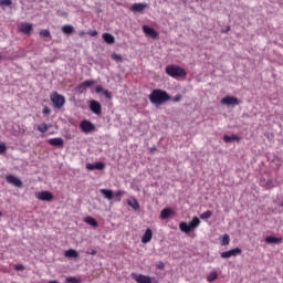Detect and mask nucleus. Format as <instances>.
Returning <instances> with one entry per match:
<instances>
[{
  "label": "nucleus",
  "mask_w": 283,
  "mask_h": 283,
  "mask_svg": "<svg viewBox=\"0 0 283 283\" xmlns=\"http://www.w3.org/2000/svg\"><path fill=\"white\" fill-rule=\"evenodd\" d=\"M216 280H218V272H210L209 275L207 276V282H216Z\"/></svg>",
  "instance_id": "nucleus-26"
},
{
  "label": "nucleus",
  "mask_w": 283,
  "mask_h": 283,
  "mask_svg": "<svg viewBox=\"0 0 283 283\" xmlns=\"http://www.w3.org/2000/svg\"><path fill=\"white\" fill-rule=\"evenodd\" d=\"M3 6H12V0H0V8H3Z\"/></svg>",
  "instance_id": "nucleus-36"
},
{
  "label": "nucleus",
  "mask_w": 283,
  "mask_h": 283,
  "mask_svg": "<svg viewBox=\"0 0 283 283\" xmlns=\"http://www.w3.org/2000/svg\"><path fill=\"white\" fill-rule=\"evenodd\" d=\"M149 4L147 3H134L130 7L132 12H143L145 8H148Z\"/></svg>",
  "instance_id": "nucleus-15"
},
{
  "label": "nucleus",
  "mask_w": 283,
  "mask_h": 283,
  "mask_svg": "<svg viewBox=\"0 0 283 283\" xmlns=\"http://www.w3.org/2000/svg\"><path fill=\"white\" fill-rule=\"evenodd\" d=\"M35 198L42 200V202H52L54 200V195L48 190H42L35 192Z\"/></svg>",
  "instance_id": "nucleus-4"
},
{
  "label": "nucleus",
  "mask_w": 283,
  "mask_h": 283,
  "mask_svg": "<svg viewBox=\"0 0 283 283\" xmlns=\"http://www.w3.org/2000/svg\"><path fill=\"white\" fill-rule=\"evenodd\" d=\"M151 238H154V232L151 231V229L148 228V229H146V232L142 237V243L147 244V243L151 242Z\"/></svg>",
  "instance_id": "nucleus-13"
},
{
  "label": "nucleus",
  "mask_w": 283,
  "mask_h": 283,
  "mask_svg": "<svg viewBox=\"0 0 283 283\" xmlns=\"http://www.w3.org/2000/svg\"><path fill=\"white\" fill-rule=\"evenodd\" d=\"M132 277L137 283H154V279L149 275L133 273ZM155 283H158V281H156Z\"/></svg>",
  "instance_id": "nucleus-5"
},
{
  "label": "nucleus",
  "mask_w": 283,
  "mask_h": 283,
  "mask_svg": "<svg viewBox=\"0 0 283 283\" xmlns=\"http://www.w3.org/2000/svg\"><path fill=\"white\" fill-rule=\"evenodd\" d=\"M87 34H90V36H98V31L91 30V31L87 32Z\"/></svg>",
  "instance_id": "nucleus-43"
},
{
  "label": "nucleus",
  "mask_w": 283,
  "mask_h": 283,
  "mask_svg": "<svg viewBox=\"0 0 283 283\" xmlns=\"http://www.w3.org/2000/svg\"><path fill=\"white\" fill-rule=\"evenodd\" d=\"M83 35H85V31L80 32V36H83Z\"/></svg>",
  "instance_id": "nucleus-48"
},
{
  "label": "nucleus",
  "mask_w": 283,
  "mask_h": 283,
  "mask_svg": "<svg viewBox=\"0 0 283 283\" xmlns=\"http://www.w3.org/2000/svg\"><path fill=\"white\" fill-rule=\"evenodd\" d=\"M211 216H213V212L211 210H208V211L200 214V219L201 220H209V218H211Z\"/></svg>",
  "instance_id": "nucleus-29"
},
{
  "label": "nucleus",
  "mask_w": 283,
  "mask_h": 283,
  "mask_svg": "<svg viewBox=\"0 0 283 283\" xmlns=\"http://www.w3.org/2000/svg\"><path fill=\"white\" fill-rule=\"evenodd\" d=\"M62 32L64 34H74V27L72 24H65L62 27Z\"/></svg>",
  "instance_id": "nucleus-20"
},
{
  "label": "nucleus",
  "mask_w": 283,
  "mask_h": 283,
  "mask_svg": "<svg viewBox=\"0 0 283 283\" xmlns=\"http://www.w3.org/2000/svg\"><path fill=\"white\" fill-rule=\"evenodd\" d=\"M14 270H15V271H25V265H23V264H17V265H14Z\"/></svg>",
  "instance_id": "nucleus-39"
},
{
  "label": "nucleus",
  "mask_w": 283,
  "mask_h": 283,
  "mask_svg": "<svg viewBox=\"0 0 283 283\" xmlns=\"http://www.w3.org/2000/svg\"><path fill=\"white\" fill-rule=\"evenodd\" d=\"M52 111L50 109V107H48V106H45L44 108H43V111H42V113L44 114V115H48V114H50Z\"/></svg>",
  "instance_id": "nucleus-45"
},
{
  "label": "nucleus",
  "mask_w": 283,
  "mask_h": 283,
  "mask_svg": "<svg viewBox=\"0 0 283 283\" xmlns=\"http://www.w3.org/2000/svg\"><path fill=\"white\" fill-rule=\"evenodd\" d=\"M19 32H21L22 34H30L33 30L32 23H28V22H22L19 28H18Z\"/></svg>",
  "instance_id": "nucleus-12"
},
{
  "label": "nucleus",
  "mask_w": 283,
  "mask_h": 283,
  "mask_svg": "<svg viewBox=\"0 0 283 283\" xmlns=\"http://www.w3.org/2000/svg\"><path fill=\"white\" fill-rule=\"evenodd\" d=\"M221 105H227L228 107H231V105H240V99L235 96H226L221 98Z\"/></svg>",
  "instance_id": "nucleus-6"
},
{
  "label": "nucleus",
  "mask_w": 283,
  "mask_h": 283,
  "mask_svg": "<svg viewBox=\"0 0 283 283\" xmlns=\"http://www.w3.org/2000/svg\"><path fill=\"white\" fill-rule=\"evenodd\" d=\"M86 169H88L90 171H94V169L96 168L94 167V164H87Z\"/></svg>",
  "instance_id": "nucleus-46"
},
{
  "label": "nucleus",
  "mask_w": 283,
  "mask_h": 283,
  "mask_svg": "<svg viewBox=\"0 0 283 283\" xmlns=\"http://www.w3.org/2000/svg\"><path fill=\"white\" fill-rule=\"evenodd\" d=\"M157 269H159V271L165 270V263H164L163 261H159V262L157 263Z\"/></svg>",
  "instance_id": "nucleus-42"
},
{
  "label": "nucleus",
  "mask_w": 283,
  "mask_h": 283,
  "mask_svg": "<svg viewBox=\"0 0 283 283\" xmlns=\"http://www.w3.org/2000/svg\"><path fill=\"white\" fill-rule=\"evenodd\" d=\"M102 38L104 39L105 43H108V45H112L115 42L114 35L111 33H104Z\"/></svg>",
  "instance_id": "nucleus-18"
},
{
  "label": "nucleus",
  "mask_w": 283,
  "mask_h": 283,
  "mask_svg": "<svg viewBox=\"0 0 283 283\" xmlns=\"http://www.w3.org/2000/svg\"><path fill=\"white\" fill-rule=\"evenodd\" d=\"M7 182H9V185H13V187H23V181H21V179L12 176V175H7L6 177Z\"/></svg>",
  "instance_id": "nucleus-11"
},
{
  "label": "nucleus",
  "mask_w": 283,
  "mask_h": 283,
  "mask_svg": "<svg viewBox=\"0 0 283 283\" xmlns=\"http://www.w3.org/2000/svg\"><path fill=\"white\" fill-rule=\"evenodd\" d=\"M174 103H179V101H182V95H176L174 98H172Z\"/></svg>",
  "instance_id": "nucleus-44"
},
{
  "label": "nucleus",
  "mask_w": 283,
  "mask_h": 283,
  "mask_svg": "<svg viewBox=\"0 0 283 283\" xmlns=\"http://www.w3.org/2000/svg\"><path fill=\"white\" fill-rule=\"evenodd\" d=\"M95 92L96 94H104L105 88H103V86H96Z\"/></svg>",
  "instance_id": "nucleus-40"
},
{
  "label": "nucleus",
  "mask_w": 283,
  "mask_h": 283,
  "mask_svg": "<svg viewBox=\"0 0 283 283\" xmlns=\"http://www.w3.org/2000/svg\"><path fill=\"white\" fill-rule=\"evenodd\" d=\"M94 168L97 169L98 171H102V169H105V164L102 161L95 163Z\"/></svg>",
  "instance_id": "nucleus-35"
},
{
  "label": "nucleus",
  "mask_w": 283,
  "mask_h": 283,
  "mask_svg": "<svg viewBox=\"0 0 283 283\" xmlns=\"http://www.w3.org/2000/svg\"><path fill=\"white\" fill-rule=\"evenodd\" d=\"M142 30L146 36H149V39L158 38V31H156L154 28H150L149 25H143Z\"/></svg>",
  "instance_id": "nucleus-7"
},
{
  "label": "nucleus",
  "mask_w": 283,
  "mask_h": 283,
  "mask_svg": "<svg viewBox=\"0 0 283 283\" xmlns=\"http://www.w3.org/2000/svg\"><path fill=\"white\" fill-rule=\"evenodd\" d=\"M101 193L106 198V200H112L114 198V191L109 189H101Z\"/></svg>",
  "instance_id": "nucleus-17"
},
{
  "label": "nucleus",
  "mask_w": 283,
  "mask_h": 283,
  "mask_svg": "<svg viewBox=\"0 0 283 283\" xmlns=\"http://www.w3.org/2000/svg\"><path fill=\"white\" fill-rule=\"evenodd\" d=\"M111 59L113 61H116V63H123V55H120V54L113 53Z\"/></svg>",
  "instance_id": "nucleus-30"
},
{
  "label": "nucleus",
  "mask_w": 283,
  "mask_h": 283,
  "mask_svg": "<svg viewBox=\"0 0 283 283\" xmlns=\"http://www.w3.org/2000/svg\"><path fill=\"white\" fill-rule=\"evenodd\" d=\"M49 145H51L52 147H63L64 145V140L61 137H55V138H51L48 140Z\"/></svg>",
  "instance_id": "nucleus-14"
},
{
  "label": "nucleus",
  "mask_w": 283,
  "mask_h": 283,
  "mask_svg": "<svg viewBox=\"0 0 283 283\" xmlns=\"http://www.w3.org/2000/svg\"><path fill=\"white\" fill-rule=\"evenodd\" d=\"M86 253H87V255H96L97 251L96 250H92L91 252L87 251Z\"/></svg>",
  "instance_id": "nucleus-47"
},
{
  "label": "nucleus",
  "mask_w": 283,
  "mask_h": 283,
  "mask_svg": "<svg viewBox=\"0 0 283 283\" xmlns=\"http://www.w3.org/2000/svg\"><path fill=\"white\" fill-rule=\"evenodd\" d=\"M103 95L105 96V98H108V101L112 99V93L109 91L105 90Z\"/></svg>",
  "instance_id": "nucleus-41"
},
{
  "label": "nucleus",
  "mask_w": 283,
  "mask_h": 283,
  "mask_svg": "<svg viewBox=\"0 0 283 283\" xmlns=\"http://www.w3.org/2000/svg\"><path fill=\"white\" fill-rule=\"evenodd\" d=\"M166 74L171 78H185L187 71L176 64H170L166 66Z\"/></svg>",
  "instance_id": "nucleus-2"
},
{
  "label": "nucleus",
  "mask_w": 283,
  "mask_h": 283,
  "mask_svg": "<svg viewBox=\"0 0 283 283\" xmlns=\"http://www.w3.org/2000/svg\"><path fill=\"white\" fill-rule=\"evenodd\" d=\"M90 109L93 112V114H96V116H101L102 114L101 103H98L96 99H92L90 102Z\"/></svg>",
  "instance_id": "nucleus-9"
},
{
  "label": "nucleus",
  "mask_w": 283,
  "mask_h": 283,
  "mask_svg": "<svg viewBox=\"0 0 283 283\" xmlns=\"http://www.w3.org/2000/svg\"><path fill=\"white\" fill-rule=\"evenodd\" d=\"M179 229L180 231H182L184 233H189L191 231V226H189V223L187 224V222H181L179 224Z\"/></svg>",
  "instance_id": "nucleus-23"
},
{
  "label": "nucleus",
  "mask_w": 283,
  "mask_h": 283,
  "mask_svg": "<svg viewBox=\"0 0 283 283\" xmlns=\"http://www.w3.org/2000/svg\"><path fill=\"white\" fill-rule=\"evenodd\" d=\"M65 258H78V252L76 250L70 249L64 253Z\"/></svg>",
  "instance_id": "nucleus-25"
},
{
  "label": "nucleus",
  "mask_w": 283,
  "mask_h": 283,
  "mask_svg": "<svg viewBox=\"0 0 283 283\" xmlns=\"http://www.w3.org/2000/svg\"><path fill=\"white\" fill-rule=\"evenodd\" d=\"M80 127L84 134H90V132H94V124L90 120H82Z\"/></svg>",
  "instance_id": "nucleus-10"
},
{
  "label": "nucleus",
  "mask_w": 283,
  "mask_h": 283,
  "mask_svg": "<svg viewBox=\"0 0 283 283\" xmlns=\"http://www.w3.org/2000/svg\"><path fill=\"white\" fill-rule=\"evenodd\" d=\"M40 36H43L44 39H50L52 34L50 33V30L44 29L40 31Z\"/></svg>",
  "instance_id": "nucleus-32"
},
{
  "label": "nucleus",
  "mask_w": 283,
  "mask_h": 283,
  "mask_svg": "<svg viewBox=\"0 0 283 283\" xmlns=\"http://www.w3.org/2000/svg\"><path fill=\"white\" fill-rule=\"evenodd\" d=\"M115 196L117 198V201L120 202V197L125 196V191L118 190L117 192H115Z\"/></svg>",
  "instance_id": "nucleus-38"
},
{
  "label": "nucleus",
  "mask_w": 283,
  "mask_h": 283,
  "mask_svg": "<svg viewBox=\"0 0 283 283\" xmlns=\"http://www.w3.org/2000/svg\"><path fill=\"white\" fill-rule=\"evenodd\" d=\"M86 224H90L91 227H98V222L93 217H87L85 219Z\"/></svg>",
  "instance_id": "nucleus-27"
},
{
  "label": "nucleus",
  "mask_w": 283,
  "mask_h": 283,
  "mask_svg": "<svg viewBox=\"0 0 283 283\" xmlns=\"http://www.w3.org/2000/svg\"><path fill=\"white\" fill-rule=\"evenodd\" d=\"M6 151H8V147L4 143H0V155L6 154Z\"/></svg>",
  "instance_id": "nucleus-37"
},
{
  "label": "nucleus",
  "mask_w": 283,
  "mask_h": 283,
  "mask_svg": "<svg viewBox=\"0 0 283 283\" xmlns=\"http://www.w3.org/2000/svg\"><path fill=\"white\" fill-rule=\"evenodd\" d=\"M49 283H59V281H49Z\"/></svg>",
  "instance_id": "nucleus-49"
},
{
  "label": "nucleus",
  "mask_w": 283,
  "mask_h": 283,
  "mask_svg": "<svg viewBox=\"0 0 283 283\" xmlns=\"http://www.w3.org/2000/svg\"><path fill=\"white\" fill-rule=\"evenodd\" d=\"M149 101L153 103V105H163L164 103H167V101H171V96H169L167 91L155 88L149 94Z\"/></svg>",
  "instance_id": "nucleus-1"
},
{
  "label": "nucleus",
  "mask_w": 283,
  "mask_h": 283,
  "mask_svg": "<svg viewBox=\"0 0 283 283\" xmlns=\"http://www.w3.org/2000/svg\"><path fill=\"white\" fill-rule=\"evenodd\" d=\"M51 102L56 109H61L65 105V97L56 92L51 95Z\"/></svg>",
  "instance_id": "nucleus-3"
},
{
  "label": "nucleus",
  "mask_w": 283,
  "mask_h": 283,
  "mask_svg": "<svg viewBox=\"0 0 283 283\" xmlns=\"http://www.w3.org/2000/svg\"><path fill=\"white\" fill-rule=\"evenodd\" d=\"M66 283H81V279H77L76 276H69L65 280Z\"/></svg>",
  "instance_id": "nucleus-33"
},
{
  "label": "nucleus",
  "mask_w": 283,
  "mask_h": 283,
  "mask_svg": "<svg viewBox=\"0 0 283 283\" xmlns=\"http://www.w3.org/2000/svg\"><path fill=\"white\" fill-rule=\"evenodd\" d=\"M94 81L93 80H87V81H84L80 87H92V85H94Z\"/></svg>",
  "instance_id": "nucleus-34"
},
{
  "label": "nucleus",
  "mask_w": 283,
  "mask_h": 283,
  "mask_svg": "<svg viewBox=\"0 0 283 283\" xmlns=\"http://www.w3.org/2000/svg\"><path fill=\"white\" fill-rule=\"evenodd\" d=\"M229 242H231V239L229 238V234H224L221 240V247L229 245Z\"/></svg>",
  "instance_id": "nucleus-31"
},
{
  "label": "nucleus",
  "mask_w": 283,
  "mask_h": 283,
  "mask_svg": "<svg viewBox=\"0 0 283 283\" xmlns=\"http://www.w3.org/2000/svg\"><path fill=\"white\" fill-rule=\"evenodd\" d=\"M190 229H197L200 227V219L198 217H193L192 220L189 222Z\"/></svg>",
  "instance_id": "nucleus-24"
},
{
  "label": "nucleus",
  "mask_w": 283,
  "mask_h": 283,
  "mask_svg": "<svg viewBox=\"0 0 283 283\" xmlns=\"http://www.w3.org/2000/svg\"><path fill=\"white\" fill-rule=\"evenodd\" d=\"M265 242L268 244H282V238H277V237H266L265 238Z\"/></svg>",
  "instance_id": "nucleus-16"
},
{
  "label": "nucleus",
  "mask_w": 283,
  "mask_h": 283,
  "mask_svg": "<svg viewBox=\"0 0 283 283\" xmlns=\"http://www.w3.org/2000/svg\"><path fill=\"white\" fill-rule=\"evenodd\" d=\"M241 254H242V249L235 248L230 251L222 252L221 258H223V260H227L229 258H234L235 255H241Z\"/></svg>",
  "instance_id": "nucleus-8"
},
{
  "label": "nucleus",
  "mask_w": 283,
  "mask_h": 283,
  "mask_svg": "<svg viewBox=\"0 0 283 283\" xmlns=\"http://www.w3.org/2000/svg\"><path fill=\"white\" fill-rule=\"evenodd\" d=\"M169 216H171V209L170 208H166V209L161 210V212H160L161 220H167V218H169Z\"/></svg>",
  "instance_id": "nucleus-22"
},
{
  "label": "nucleus",
  "mask_w": 283,
  "mask_h": 283,
  "mask_svg": "<svg viewBox=\"0 0 283 283\" xmlns=\"http://www.w3.org/2000/svg\"><path fill=\"white\" fill-rule=\"evenodd\" d=\"M48 129H50V126H48V124L45 123H42L38 126V132H41V134H45Z\"/></svg>",
  "instance_id": "nucleus-28"
},
{
  "label": "nucleus",
  "mask_w": 283,
  "mask_h": 283,
  "mask_svg": "<svg viewBox=\"0 0 283 283\" xmlns=\"http://www.w3.org/2000/svg\"><path fill=\"white\" fill-rule=\"evenodd\" d=\"M127 205L129 207H132V209H135V211H138V209H140V205L138 203V200H136V199L128 200Z\"/></svg>",
  "instance_id": "nucleus-21"
},
{
  "label": "nucleus",
  "mask_w": 283,
  "mask_h": 283,
  "mask_svg": "<svg viewBox=\"0 0 283 283\" xmlns=\"http://www.w3.org/2000/svg\"><path fill=\"white\" fill-rule=\"evenodd\" d=\"M2 59V56L0 55V60Z\"/></svg>",
  "instance_id": "nucleus-50"
},
{
  "label": "nucleus",
  "mask_w": 283,
  "mask_h": 283,
  "mask_svg": "<svg viewBox=\"0 0 283 283\" xmlns=\"http://www.w3.org/2000/svg\"><path fill=\"white\" fill-rule=\"evenodd\" d=\"M223 140H224V143H233V140H237L238 143H240V136H238V135H231V136L224 135Z\"/></svg>",
  "instance_id": "nucleus-19"
}]
</instances>
